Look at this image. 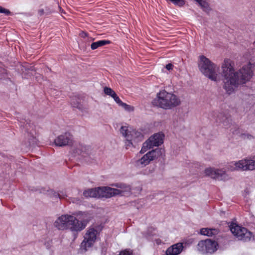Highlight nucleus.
<instances>
[{
	"label": "nucleus",
	"mask_w": 255,
	"mask_h": 255,
	"mask_svg": "<svg viewBox=\"0 0 255 255\" xmlns=\"http://www.w3.org/2000/svg\"><path fill=\"white\" fill-rule=\"evenodd\" d=\"M221 75L224 79V88L230 94L239 84L249 81L253 76L251 65L243 66L238 72H235L231 60L226 59L222 64Z\"/></svg>",
	"instance_id": "f257e3e1"
},
{
	"label": "nucleus",
	"mask_w": 255,
	"mask_h": 255,
	"mask_svg": "<svg viewBox=\"0 0 255 255\" xmlns=\"http://www.w3.org/2000/svg\"><path fill=\"white\" fill-rule=\"evenodd\" d=\"M89 221L87 213L78 211L59 217L55 221L54 226L59 230L68 229L72 232L78 233L86 228Z\"/></svg>",
	"instance_id": "f03ea898"
},
{
	"label": "nucleus",
	"mask_w": 255,
	"mask_h": 255,
	"mask_svg": "<svg viewBox=\"0 0 255 255\" xmlns=\"http://www.w3.org/2000/svg\"><path fill=\"white\" fill-rule=\"evenodd\" d=\"M152 103L159 108L170 110L181 104L180 99L176 95L165 90H162L157 94Z\"/></svg>",
	"instance_id": "7ed1b4c3"
},
{
	"label": "nucleus",
	"mask_w": 255,
	"mask_h": 255,
	"mask_svg": "<svg viewBox=\"0 0 255 255\" xmlns=\"http://www.w3.org/2000/svg\"><path fill=\"white\" fill-rule=\"evenodd\" d=\"M198 67L201 72L212 81H217L220 79L217 73L219 67L203 55L199 57Z\"/></svg>",
	"instance_id": "20e7f679"
},
{
	"label": "nucleus",
	"mask_w": 255,
	"mask_h": 255,
	"mask_svg": "<svg viewBox=\"0 0 255 255\" xmlns=\"http://www.w3.org/2000/svg\"><path fill=\"white\" fill-rule=\"evenodd\" d=\"M164 153V150L161 148H157L146 153L140 159L135 162V165L138 168H143L148 165L151 161L157 159Z\"/></svg>",
	"instance_id": "39448f33"
},
{
	"label": "nucleus",
	"mask_w": 255,
	"mask_h": 255,
	"mask_svg": "<svg viewBox=\"0 0 255 255\" xmlns=\"http://www.w3.org/2000/svg\"><path fill=\"white\" fill-rule=\"evenodd\" d=\"M231 171H247L255 170V159L245 158L232 162L227 166Z\"/></svg>",
	"instance_id": "423d86ee"
},
{
	"label": "nucleus",
	"mask_w": 255,
	"mask_h": 255,
	"mask_svg": "<svg viewBox=\"0 0 255 255\" xmlns=\"http://www.w3.org/2000/svg\"><path fill=\"white\" fill-rule=\"evenodd\" d=\"M218 244L215 241L211 239H206L199 242L197 246V251L203 255L212 254L218 249Z\"/></svg>",
	"instance_id": "0eeeda50"
},
{
	"label": "nucleus",
	"mask_w": 255,
	"mask_h": 255,
	"mask_svg": "<svg viewBox=\"0 0 255 255\" xmlns=\"http://www.w3.org/2000/svg\"><path fill=\"white\" fill-rule=\"evenodd\" d=\"M98 231L91 228L89 229L84 236V239L81 244L80 249L82 252H85L88 249L92 247L96 240Z\"/></svg>",
	"instance_id": "6e6552de"
},
{
	"label": "nucleus",
	"mask_w": 255,
	"mask_h": 255,
	"mask_svg": "<svg viewBox=\"0 0 255 255\" xmlns=\"http://www.w3.org/2000/svg\"><path fill=\"white\" fill-rule=\"evenodd\" d=\"M164 136V134L162 133H155L150 136L148 140L143 143L140 152L143 153L148 149L153 148L154 146H158L163 142Z\"/></svg>",
	"instance_id": "1a4fd4ad"
},
{
	"label": "nucleus",
	"mask_w": 255,
	"mask_h": 255,
	"mask_svg": "<svg viewBox=\"0 0 255 255\" xmlns=\"http://www.w3.org/2000/svg\"><path fill=\"white\" fill-rule=\"evenodd\" d=\"M230 230L239 240L244 242L249 241L252 237V234L246 228L237 225H231Z\"/></svg>",
	"instance_id": "9d476101"
},
{
	"label": "nucleus",
	"mask_w": 255,
	"mask_h": 255,
	"mask_svg": "<svg viewBox=\"0 0 255 255\" xmlns=\"http://www.w3.org/2000/svg\"><path fill=\"white\" fill-rule=\"evenodd\" d=\"M72 141V134L70 132H66L57 136L54 140V143L56 146H64L71 144Z\"/></svg>",
	"instance_id": "9b49d317"
},
{
	"label": "nucleus",
	"mask_w": 255,
	"mask_h": 255,
	"mask_svg": "<svg viewBox=\"0 0 255 255\" xmlns=\"http://www.w3.org/2000/svg\"><path fill=\"white\" fill-rule=\"evenodd\" d=\"M99 198H109L116 196L118 191L115 189L114 187H110L108 186L99 187Z\"/></svg>",
	"instance_id": "f8f14e48"
},
{
	"label": "nucleus",
	"mask_w": 255,
	"mask_h": 255,
	"mask_svg": "<svg viewBox=\"0 0 255 255\" xmlns=\"http://www.w3.org/2000/svg\"><path fill=\"white\" fill-rule=\"evenodd\" d=\"M183 249V244L181 243L175 244L168 248L166 251V255H178Z\"/></svg>",
	"instance_id": "ddd939ff"
},
{
	"label": "nucleus",
	"mask_w": 255,
	"mask_h": 255,
	"mask_svg": "<svg viewBox=\"0 0 255 255\" xmlns=\"http://www.w3.org/2000/svg\"><path fill=\"white\" fill-rule=\"evenodd\" d=\"M112 186L113 187H116V188H115V189L118 191V193L116 194V196H123L125 195L126 193H128L130 191V187L124 183H119L113 184Z\"/></svg>",
	"instance_id": "4468645a"
},
{
	"label": "nucleus",
	"mask_w": 255,
	"mask_h": 255,
	"mask_svg": "<svg viewBox=\"0 0 255 255\" xmlns=\"http://www.w3.org/2000/svg\"><path fill=\"white\" fill-rule=\"evenodd\" d=\"M73 153L75 154V156L80 155L82 156L86 157L90 154V147L82 144H79L73 149Z\"/></svg>",
	"instance_id": "2eb2a0df"
},
{
	"label": "nucleus",
	"mask_w": 255,
	"mask_h": 255,
	"mask_svg": "<svg viewBox=\"0 0 255 255\" xmlns=\"http://www.w3.org/2000/svg\"><path fill=\"white\" fill-rule=\"evenodd\" d=\"M200 233L202 235L211 237L218 235L219 230L215 228H202L200 230Z\"/></svg>",
	"instance_id": "dca6fc26"
},
{
	"label": "nucleus",
	"mask_w": 255,
	"mask_h": 255,
	"mask_svg": "<svg viewBox=\"0 0 255 255\" xmlns=\"http://www.w3.org/2000/svg\"><path fill=\"white\" fill-rule=\"evenodd\" d=\"M130 131L127 126H122L120 128L121 133L126 138V144L127 146H130L132 144V142H131V137L129 135Z\"/></svg>",
	"instance_id": "f3484780"
},
{
	"label": "nucleus",
	"mask_w": 255,
	"mask_h": 255,
	"mask_svg": "<svg viewBox=\"0 0 255 255\" xmlns=\"http://www.w3.org/2000/svg\"><path fill=\"white\" fill-rule=\"evenodd\" d=\"M209 117L212 118L214 120H215L217 122H223L225 126L226 125L225 123L228 122L224 121L225 117L223 115L222 113H219L217 111H212L209 114Z\"/></svg>",
	"instance_id": "a211bd4d"
},
{
	"label": "nucleus",
	"mask_w": 255,
	"mask_h": 255,
	"mask_svg": "<svg viewBox=\"0 0 255 255\" xmlns=\"http://www.w3.org/2000/svg\"><path fill=\"white\" fill-rule=\"evenodd\" d=\"M229 179L230 177L229 175L225 170L223 169H217L216 173V176L215 177V179L226 181Z\"/></svg>",
	"instance_id": "6ab92c4d"
},
{
	"label": "nucleus",
	"mask_w": 255,
	"mask_h": 255,
	"mask_svg": "<svg viewBox=\"0 0 255 255\" xmlns=\"http://www.w3.org/2000/svg\"><path fill=\"white\" fill-rule=\"evenodd\" d=\"M83 194L86 197L99 198L98 187L86 190L84 192Z\"/></svg>",
	"instance_id": "aec40b11"
},
{
	"label": "nucleus",
	"mask_w": 255,
	"mask_h": 255,
	"mask_svg": "<svg viewBox=\"0 0 255 255\" xmlns=\"http://www.w3.org/2000/svg\"><path fill=\"white\" fill-rule=\"evenodd\" d=\"M129 135L131 137V142H132V140L137 142L139 140H141L143 138V135L142 133L135 130H132L130 131Z\"/></svg>",
	"instance_id": "412c9836"
},
{
	"label": "nucleus",
	"mask_w": 255,
	"mask_h": 255,
	"mask_svg": "<svg viewBox=\"0 0 255 255\" xmlns=\"http://www.w3.org/2000/svg\"><path fill=\"white\" fill-rule=\"evenodd\" d=\"M110 41L108 40H102L93 42L91 45V48L92 50H95L99 47L110 44Z\"/></svg>",
	"instance_id": "4be33fe9"
},
{
	"label": "nucleus",
	"mask_w": 255,
	"mask_h": 255,
	"mask_svg": "<svg viewBox=\"0 0 255 255\" xmlns=\"http://www.w3.org/2000/svg\"><path fill=\"white\" fill-rule=\"evenodd\" d=\"M19 126L22 129H24L25 131L28 133L29 128L31 127L29 121L25 119H21L19 121Z\"/></svg>",
	"instance_id": "5701e85b"
},
{
	"label": "nucleus",
	"mask_w": 255,
	"mask_h": 255,
	"mask_svg": "<svg viewBox=\"0 0 255 255\" xmlns=\"http://www.w3.org/2000/svg\"><path fill=\"white\" fill-rule=\"evenodd\" d=\"M217 170V169L216 168L209 167L205 169L204 172L206 176H209L213 179H215Z\"/></svg>",
	"instance_id": "b1692460"
},
{
	"label": "nucleus",
	"mask_w": 255,
	"mask_h": 255,
	"mask_svg": "<svg viewBox=\"0 0 255 255\" xmlns=\"http://www.w3.org/2000/svg\"><path fill=\"white\" fill-rule=\"evenodd\" d=\"M104 92L105 94L109 95L113 98V97L116 94L114 90L111 88L105 87L104 88Z\"/></svg>",
	"instance_id": "393cba45"
},
{
	"label": "nucleus",
	"mask_w": 255,
	"mask_h": 255,
	"mask_svg": "<svg viewBox=\"0 0 255 255\" xmlns=\"http://www.w3.org/2000/svg\"><path fill=\"white\" fill-rule=\"evenodd\" d=\"M120 106L122 107L125 110L128 112H132L134 110L133 107L127 105V104L123 102L121 104Z\"/></svg>",
	"instance_id": "a878e982"
},
{
	"label": "nucleus",
	"mask_w": 255,
	"mask_h": 255,
	"mask_svg": "<svg viewBox=\"0 0 255 255\" xmlns=\"http://www.w3.org/2000/svg\"><path fill=\"white\" fill-rule=\"evenodd\" d=\"M132 251L129 249H126L120 252L119 255H132Z\"/></svg>",
	"instance_id": "bb28decb"
},
{
	"label": "nucleus",
	"mask_w": 255,
	"mask_h": 255,
	"mask_svg": "<svg viewBox=\"0 0 255 255\" xmlns=\"http://www.w3.org/2000/svg\"><path fill=\"white\" fill-rule=\"evenodd\" d=\"M0 13H4L6 15H8L11 14V12L7 9L4 8L0 6Z\"/></svg>",
	"instance_id": "cd10ccee"
},
{
	"label": "nucleus",
	"mask_w": 255,
	"mask_h": 255,
	"mask_svg": "<svg viewBox=\"0 0 255 255\" xmlns=\"http://www.w3.org/2000/svg\"><path fill=\"white\" fill-rule=\"evenodd\" d=\"M49 194H51V195L53 196V197H55L56 198L63 197L61 195L60 193H59V192H55V191H54L53 190H50Z\"/></svg>",
	"instance_id": "c85d7f7f"
},
{
	"label": "nucleus",
	"mask_w": 255,
	"mask_h": 255,
	"mask_svg": "<svg viewBox=\"0 0 255 255\" xmlns=\"http://www.w3.org/2000/svg\"><path fill=\"white\" fill-rule=\"evenodd\" d=\"M71 105H72V106L74 107H76L79 109H80L81 108V105L79 103V102H75L74 101V99H72L71 100Z\"/></svg>",
	"instance_id": "c756f323"
},
{
	"label": "nucleus",
	"mask_w": 255,
	"mask_h": 255,
	"mask_svg": "<svg viewBox=\"0 0 255 255\" xmlns=\"http://www.w3.org/2000/svg\"><path fill=\"white\" fill-rule=\"evenodd\" d=\"M113 98L114 99L115 101L119 104V106L123 103V102L120 100L119 97L116 94L113 97Z\"/></svg>",
	"instance_id": "7c9ffc66"
},
{
	"label": "nucleus",
	"mask_w": 255,
	"mask_h": 255,
	"mask_svg": "<svg viewBox=\"0 0 255 255\" xmlns=\"http://www.w3.org/2000/svg\"><path fill=\"white\" fill-rule=\"evenodd\" d=\"M28 140L29 144H33L36 142V139L33 135H30Z\"/></svg>",
	"instance_id": "2f4dec72"
},
{
	"label": "nucleus",
	"mask_w": 255,
	"mask_h": 255,
	"mask_svg": "<svg viewBox=\"0 0 255 255\" xmlns=\"http://www.w3.org/2000/svg\"><path fill=\"white\" fill-rule=\"evenodd\" d=\"M242 137L244 138H249L250 139L252 136L251 135H250L249 134H242Z\"/></svg>",
	"instance_id": "473e14b6"
},
{
	"label": "nucleus",
	"mask_w": 255,
	"mask_h": 255,
	"mask_svg": "<svg viewBox=\"0 0 255 255\" xmlns=\"http://www.w3.org/2000/svg\"><path fill=\"white\" fill-rule=\"evenodd\" d=\"M173 67V66L172 64L169 63L167 65H166V68L168 70H170L172 69Z\"/></svg>",
	"instance_id": "72a5a7b5"
},
{
	"label": "nucleus",
	"mask_w": 255,
	"mask_h": 255,
	"mask_svg": "<svg viewBox=\"0 0 255 255\" xmlns=\"http://www.w3.org/2000/svg\"><path fill=\"white\" fill-rule=\"evenodd\" d=\"M71 202L74 203L79 204L80 203V200L77 198H72Z\"/></svg>",
	"instance_id": "f704fd0d"
},
{
	"label": "nucleus",
	"mask_w": 255,
	"mask_h": 255,
	"mask_svg": "<svg viewBox=\"0 0 255 255\" xmlns=\"http://www.w3.org/2000/svg\"><path fill=\"white\" fill-rule=\"evenodd\" d=\"M59 193H60L61 195L63 197H61V198H59V199H64L65 198V196L66 195L64 194L63 192L61 191V192H59Z\"/></svg>",
	"instance_id": "c9c22d12"
},
{
	"label": "nucleus",
	"mask_w": 255,
	"mask_h": 255,
	"mask_svg": "<svg viewBox=\"0 0 255 255\" xmlns=\"http://www.w3.org/2000/svg\"><path fill=\"white\" fill-rule=\"evenodd\" d=\"M27 69L32 71L33 70V67L31 66L30 68H27Z\"/></svg>",
	"instance_id": "e433bc0d"
},
{
	"label": "nucleus",
	"mask_w": 255,
	"mask_h": 255,
	"mask_svg": "<svg viewBox=\"0 0 255 255\" xmlns=\"http://www.w3.org/2000/svg\"><path fill=\"white\" fill-rule=\"evenodd\" d=\"M82 36H87V34L86 33H84L83 34V35H82Z\"/></svg>",
	"instance_id": "4c0bfd02"
},
{
	"label": "nucleus",
	"mask_w": 255,
	"mask_h": 255,
	"mask_svg": "<svg viewBox=\"0 0 255 255\" xmlns=\"http://www.w3.org/2000/svg\"><path fill=\"white\" fill-rule=\"evenodd\" d=\"M39 12H40L41 13H42L43 12V9L40 10L39 11Z\"/></svg>",
	"instance_id": "58836bf2"
}]
</instances>
